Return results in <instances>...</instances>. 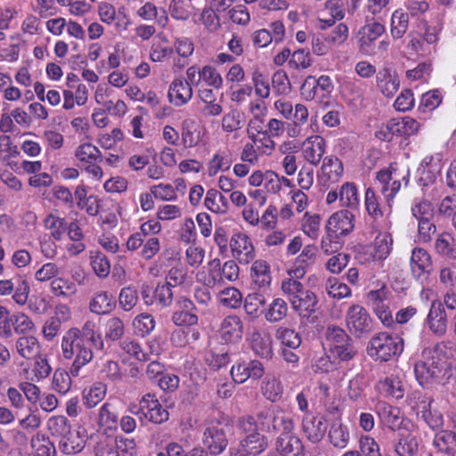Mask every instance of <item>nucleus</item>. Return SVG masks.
<instances>
[{
  "mask_svg": "<svg viewBox=\"0 0 456 456\" xmlns=\"http://www.w3.org/2000/svg\"><path fill=\"white\" fill-rule=\"evenodd\" d=\"M411 214L419 221L433 219L434 208L428 200L415 199L411 205Z\"/></svg>",
  "mask_w": 456,
  "mask_h": 456,
  "instance_id": "6e6d98bb",
  "label": "nucleus"
},
{
  "mask_svg": "<svg viewBox=\"0 0 456 456\" xmlns=\"http://www.w3.org/2000/svg\"><path fill=\"white\" fill-rule=\"evenodd\" d=\"M172 288L167 284H158L153 290L154 303L160 308L169 306L173 302Z\"/></svg>",
  "mask_w": 456,
  "mask_h": 456,
  "instance_id": "680f3d73",
  "label": "nucleus"
},
{
  "mask_svg": "<svg viewBox=\"0 0 456 456\" xmlns=\"http://www.w3.org/2000/svg\"><path fill=\"white\" fill-rule=\"evenodd\" d=\"M225 281V278L223 276V267L220 259L215 258L211 260L208 263V275L204 281L205 285L212 288Z\"/></svg>",
  "mask_w": 456,
  "mask_h": 456,
  "instance_id": "5fc2aeb1",
  "label": "nucleus"
},
{
  "mask_svg": "<svg viewBox=\"0 0 456 456\" xmlns=\"http://www.w3.org/2000/svg\"><path fill=\"white\" fill-rule=\"evenodd\" d=\"M231 376L235 383L240 384L248 379H260L265 373V368L261 362L252 360L248 362H238L231 369Z\"/></svg>",
  "mask_w": 456,
  "mask_h": 456,
  "instance_id": "f3484780",
  "label": "nucleus"
},
{
  "mask_svg": "<svg viewBox=\"0 0 456 456\" xmlns=\"http://www.w3.org/2000/svg\"><path fill=\"white\" fill-rule=\"evenodd\" d=\"M220 338L225 343H236L242 338L243 323L237 315L226 316L220 326Z\"/></svg>",
  "mask_w": 456,
  "mask_h": 456,
  "instance_id": "412c9836",
  "label": "nucleus"
},
{
  "mask_svg": "<svg viewBox=\"0 0 456 456\" xmlns=\"http://www.w3.org/2000/svg\"><path fill=\"white\" fill-rule=\"evenodd\" d=\"M292 430H284L275 440L274 447L281 456H305L302 440Z\"/></svg>",
  "mask_w": 456,
  "mask_h": 456,
  "instance_id": "2eb2a0df",
  "label": "nucleus"
},
{
  "mask_svg": "<svg viewBox=\"0 0 456 456\" xmlns=\"http://www.w3.org/2000/svg\"><path fill=\"white\" fill-rule=\"evenodd\" d=\"M344 175L342 161L335 155L326 156L318 174V180L323 187H330L340 181Z\"/></svg>",
  "mask_w": 456,
  "mask_h": 456,
  "instance_id": "ddd939ff",
  "label": "nucleus"
},
{
  "mask_svg": "<svg viewBox=\"0 0 456 456\" xmlns=\"http://www.w3.org/2000/svg\"><path fill=\"white\" fill-rule=\"evenodd\" d=\"M339 202L341 207L356 210L360 205L358 189L354 183L346 182L339 189Z\"/></svg>",
  "mask_w": 456,
  "mask_h": 456,
  "instance_id": "c9c22d12",
  "label": "nucleus"
},
{
  "mask_svg": "<svg viewBox=\"0 0 456 456\" xmlns=\"http://www.w3.org/2000/svg\"><path fill=\"white\" fill-rule=\"evenodd\" d=\"M91 265L95 274L100 278H105L110 273V264L102 252H95L91 256Z\"/></svg>",
  "mask_w": 456,
  "mask_h": 456,
  "instance_id": "69168bd1",
  "label": "nucleus"
},
{
  "mask_svg": "<svg viewBox=\"0 0 456 456\" xmlns=\"http://www.w3.org/2000/svg\"><path fill=\"white\" fill-rule=\"evenodd\" d=\"M140 410L146 419L154 423H162L168 419V411L159 401H140Z\"/></svg>",
  "mask_w": 456,
  "mask_h": 456,
  "instance_id": "f704fd0d",
  "label": "nucleus"
},
{
  "mask_svg": "<svg viewBox=\"0 0 456 456\" xmlns=\"http://www.w3.org/2000/svg\"><path fill=\"white\" fill-rule=\"evenodd\" d=\"M221 304L229 308H238L242 302V294L233 287L226 288L220 292Z\"/></svg>",
  "mask_w": 456,
  "mask_h": 456,
  "instance_id": "bf43d9fd",
  "label": "nucleus"
},
{
  "mask_svg": "<svg viewBox=\"0 0 456 456\" xmlns=\"http://www.w3.org/2000/svg\"><path fill=\"white\" fill-rule=\"evenodd\" d=\"M395 175V174L390 170H380L376 175L378 187L387 202H389L401 189V181L396 179Z\"/></svg>",
  "mask_w": 456,
  "mask_h": 456,
  "instance_id": "393cba45",
  "label": "nucleus"
},
{
  "mask_svg": "<svg viewBox=\"0 0 456 456\" xmlns=\"http://www.w3.org/2000/svg\"><path fill=\"white\" fill-rule=\"evenodd\" d=\"M392 132L398 137H409L416 134L420 127V124L411 117L392 118Z\"/></svg>",
  "mask_w": 456,
  "mask_h": 456,
  "instance_id": "a19ab883",
  "label": "nucleus"
},
{
  "mask_svg": "<svg viewBox=\"0 0 456 456\" xmlns=\"http://www.w3.org/2000/svg\"><path fill=\"white\" fill-rule=\"evenodd\" d=\"M154 317L148 313H142L135 316L133 321V327L135 334L144 337L150 334L155 328Z\"/></svg>",
  "mask_w": 456,
  "mask_h": 456,
  "instance_id": "603ef678",
  "label": "nucleus"
},
{
  "mask_svg": "<svg viewBox=\"0 0 456 456\" xmlns=\"http://www.w3.org/2000/svg\"><path fill=\"white\" fill-rule=\"evenodd\" d=\"M377 86L386 97H392L400 87L398 76L387 68L380 69L376 76Z\"/></svg>",
  "mask_w": 456,
  "mask_h": 456,
  "instance_id": "cd10ccee",
  "label": "nucleus"
},
{
  "mask_svg": "<svg viewBox=\"0 0 456 456\" xmlns=\"http://www.w3.org/2000/svg\"><path fill=\"white\" fill-rule=\"evenodd\" d=\"M410 269L414 280L424 283L433 272L431 255L425 248L415 247L411 250Z\"/></svg>",
  "mask_w": 456,
  "mask_h": 456,
  "instance_id": "9d476101",
  "label": "nucleus"
},
{
  "mask_svg": "<svg viewBox=\"0 0 456 456\" xmlns=\"http://www.w3.org/2000/svg\"><path fill=\"white\" fill-rule=\"evenodd\" d=\"M409 27V13L403 10H396L391 17V35L394 38L399 39L403 37Z\"/></svg>",
  "mask_w": 456,
  "mask_h": 456,
  "instance_id": "a18cd8bd",
  "label": "nucleus"
},
{
  "mask_svg": "<svg viewBox=\"0 0 456 456\" xmlns=\"http://www.w3.org/2000/svg\"><path fill=\"white\" fill-rule=\"evenodd\" d=\"M16 352L24 359L32 360L39 356L41 346L34 336H22L15 341Z\"/></svg>",
  "mask_w": 456,
  "mask_h": 456,
  "instance_id": "c756f323",
  "label": "nucleus"
},
{
  "mask_svg": "<svg viewBox=\"0 0 456 456\" xmlns=\"http://www.w3.org/2000/svg\"><path fill=\"white\" fill-rule=\"evenodd\" d=\"M193 91L182 77L175 78L168 88L167 97L171 103L180 107L188 103L192 98Z\"/></svg>",
  "mask_w": 456,
  "mask_h": 456,
  "instance_id": "b1692460",
  "label": "nucleus"
},
{
  "mask_svg": "<svg viewBox=\"0 0 456 456\" xmlns=\"http://www.w3.org/2000/svg\"><path fill=\"white\" fill-rule=\"evenodd\" d=\"M230 247L232 256L240 264L247 265L256 256L251 239L243 232H237L232 236Z\"/></svg>",
  "mask_w": 456,
  "mask_h": 456,
  "instance_id": "dca6fc26",
  "label": "nucleus"
},
{
  "mask_svg": "<svg viewBox=\"0 0 456 456\" xmlns=\"http://www.w3.org/2000/svg\"><path fill=\"white\" fill-rule=\"evenodd\" d=\"M442 102V95L439 91L433 90L422 94L419 105V110L428 112L436 109Z\"/></svg>",
  "mask_w": 456,
  "mask_h": 456,
  "instance_id": "0e129e2a",
  "label": "nucleus"
},
{
  "mask_svg": "<svg viewBox=\"0 0 456 456\" xmlns=\"http://www.w3.org/2000/svg\"><path fill=\"white\" fill-rule=\"evenodd\" d=\"M451 345L450 341H442L423 349L421 358L414 365L415 377L420 386L425 387L441 378L446 368V351Z\"/></svg>",
  "mask_w": 456,
  "mask_h": 456,
  "instance_id": "f257e3e1",
  "label": "nucleus"
},
{
  "mask_svg": "<svg viewBox=\"0 0 456 456\" xmlns=\"http://www.w3.org/2000/svg\"><path fill=\"white\" fill-rule=\"evenodd\" d=\"M252 81L254 84L255 94L261 99L268 98L271 90L268 77L260 71L256 70L253 72Z\"/></svg>",
  "mask_w": 456,
  "mask_h": 456,
  "instance_id": "774afa93",
  "label": "nucleus"
},
{
  "mask_svg": "<svg viewBox=\"0 0 456 456\" xmlns=\"http://www.w3.org/2000/svg\"><path fill=\"white\" fill-rule=\"evenodd\" d=\"M30 287L26 279L19 277L13 279L0 280V296H12V300L19 305L27 304Z\"/></svg>",
  "mask_w": 456,
  "mask_h": 456,
  "instance_id": "f8f14e48",
  "label": "nucleus"
},
{
  "mask_svg": "<svg viewBox=\"0 0 456 456\" xmlns=\"http://www.w3.org/2000/svg\"><path fill=\"white\" fill-rule=\"evenodd\" d=\"M251 278L259 289H265L272 281V273L269 264L265 260H256L251 266Z\"/></svg>",
  "mask_w": 456,
  "mask_h": 456,
  "instance_id": "2f4dec72",
  "label": "nucleus"
},
{
  "mask_svg": "<svg viewBox=\"0 0 456 456\" xmlns=\"http://www.w3.org/2000/svg\"><path fill=\"white\" fill-rule=\"evenodd\" d=\"M436 252L452 260H456V242L453 235L444 232L440 233L435 241Z\"/></svg>",
  "mask_w": 456,
  "mask_h": 456,
  "instance_id": "4c0bfd02",
  "label": "nucleus"
},
{
  "mask_svg": "<svg viewBox=\"0 0 456 456\" xmlns=\"http://www.w3.org/2000/svg\"><path fill=\"white\" fill-rule=\"evenodd\" d=\"M326 151V142L320 135L308 137L302 146V153L305 161L311 165L317 166L322 159Z\"/></svg>",
  "mask_w": 456,
  "mask_h": 456,
  "instance_id": "aec40b11",
  "label": "nucleus"
},
{
  "mask_svg": "<svg viewBox=\"0 0 456 456\" xmlns=\"http://www.w3.org/2000/svg\"><path fill=\"white\" fill-rule=\"evenodd\" d=\"M326 421L319 416L306 415L302 420V430L311 443H319L327 431Z\"/></svg>",
  "mask_w": 456,
  "mask_h": 456,
  "instance_id": "5701e85b",
  "label": "nucleus"
},
{
  "mask_svg": "<svg viewBox=\"0 0 456 456\" xmlns=\"http://www.w3.org/2000/svg\"><path fill=\"white\" fill-rule=\"evenodd\" d=\"M380 396L402 399L404 395L405 387L398 379L387 378L376 387Z\"/></svg>",
  "mask_w": 456,
  "mask_h": 456,
  "instance_id": "ea45409f",
  "label": "nucleus"
},
{
  "mask_svg": "<svg viewBox=\"0 0 456 456\" xmlns=\"http://www.w3.org/2000/svg\"><path fill=\"white\" fill-rule=\"evenodd\" d=\"M48 429L53 437L58 440L60 451L66 455L80 452L89 443V436L84 427L72 428L68 419L63 416L52 417L48 420Z\"/></svg>",
  "mask_w": 456,
  "mask_h": 456,
  "instance_id": "f03ea898",
  "label": "nucleus"
},
{
  "mask_svg": "<svg viewBox=\"0 0 456 456\" xmlns=\"http://www.w3.org/2000/svg\"><path fill=\"white\" fill-rule=\"evenodd\" d=\"M401 434V438L395 445V452L399 456H415L418 452L417 438L407 432Z\"/></svg>",
  "mask_w": 456,
  "mask_h": 456,
  "instance_id": "09e8293b",
  "label": "nucleus"
},
{
  "mask_svg": "<svg viewBox=\"0 0 456 456\" xmlns=\"http://www.w3.org/2000/svg\"><path fill=\"white\" fill-rule=\"evenodd\" d=\"M250 346L256 354L268 358L273 354L272 338L268 333L256 330L250 336Z\"/></svg>",
  "mask_w": 456,
  "mask_h": 456,
  "instance_id": "72a5a7b5",
  "label": "nucleus"
},
{
  "mask_svg": "<svg viewBox=\"0 0 456 456\" xmlns=\"http://www.w3.org/2000/svg\"><path fill=\"white\" fill-rule=\"evenodd\" d=\"M281 289L301 322L314 323L316 320L314 314L318 305L316 295L313 291L305 289L304 285L294 279L283 280Z\"/></svg>",
  "mask_w": 456,
  "mask_h": 456,
  "instance_id": "7ed1b4c3",
  "label": "nucleus"
},
{
  "mask_svg": "<svg viewBox=\"0 0 456 456\" xmlns=\"http://www.w3.org/2000/svg\"><path fill=\"white\" fill-rule=\"evenodd\" d=\"M89 446L93 447L94 456H119L116 440L102 432L90 435Z\"/></svg>",
  "mask_w": 456,
  "mask_h": 456,
  "instance_id": "6ab92c4d",
  "label": "nucleus"
},
{
  "mask_svg": "<svg viewBox=\"0 0 456 456\" xmlns=\"http://www.w3.org/2000/svg\"><path fill=\"white\" fill-rule=\"evenodd\" d=\"M11 322L17 334L28 333L34 330L33 321L24 313H15L11 316Z\"/></svg>",
  "mask_w": 456,
  "mask_h": 456,
  "instance_id": "e2e57ef3",
  "label": "nucleus"
},
{
  "mask_svg": "<svg viewBox=\"0 0 456 456\" xmlns=\"http://www.w3.org/2000/svg\"><path fill=\"white\" fill-rule=\"evenodd\" d=\"M115 307L116 298L112 294L107 291L95 293L89 303L90 311L96 314H110Z\"/></svg>",
  "mask_w": 456,
  "mask_h": 456,
  "instance_id": "c85d7f7f",
  "label": "nucleus"
},
{
  "mask_svg": "<svg viewBox=\"0 0 456 456\" xmlns=\"http://www.w3.org/2000/svg\"><path fill=\"white\" fill-rule=\"evenodd\" d=\"M267 446L268 441L265 436L259 433L249 434L240 442L239 456H256Z\"/></svg>",
  "mask_w": 456,
  "mask_h": 456,
  "instance_id": "bb28decb",
  "label": "nucleus"
},
{
  "mask_svg": "<svg viewBox=\"0 0 456 456\" xmlns=\"http://www.w3.org/2000/svg\"><path fill=\"white\" fill-rule=\"evenodd\" d=\"M393 240L389 233L383 232L377 235L373 243V252L365 260H384L391 252Z\"/></svg>",
  "mask_w": 456,
  "mask_h": 456,
  "instance_id": "e433bc0d",
  "label": "nucleus"
},
{
  "mask_svg": "<svg viewBox=\"0 0 456 456\" xmlns=\"http://www.w3.org/2000/svg\"><path fill=\"white\" fill-rule=\"evenodd\" d=\"M346 322L349 331L357 338H362L372 330V320L362 305L350 306L346 312Z\"/></svg>",
  "mask_w": 456,
  "mask_h": 456,
  "instance_id": "6e6552de",
  "label": "nucleus"
},
{
  "mask_svg": "<svg viewBox=\"0 0 456 456\" xmlns=\"http://www.w3.org/2000/svg\"><path fill=\"white\" fill-rule=\"evenodd\" d=\"M312 63L313 60L310 52L303 48L296 50L289 60V67L295 69H308Z\"/></svg>",
  "mask_w": 456,
  "mask_h": 456,
  "instance_id": "052dcab7",
  "label": "nucleus"
},
{
  "mask_svg": "<svg viewBox=\"0 0 456 456\" xmlns=\"http://www.w3.org/2000/svg\"><path fill=\"white\" fill-rule=\"evenodd\" d=\"M51 292L59 297L68 298L77 293L76 284L65 278L59 277L51 281Z\"/></svg>",
  "mask_w": 456,
  "mask_h": 456,
  "instance_id": "49530a36",
  "label": "nucleus"
},
{
  "mask_svg": "<svg viewBox=\"0 0 456 456\" xmlns=\"http://www.w3.org/2000/svg\"><path fill=\"white\" fill-rule=\"evenodd\" d=\"M96 325L92 321H87L82 329L71 328L66 333L75 335L81 338L82 341L89 343L95 351H102L104 349V342L101 334L95 330Z\"/></svg>",
  "mask_w": 456,
  "mask_h": 456,
  "instance_id": "4be33fe9",
  "label": "nucleus"
},
{
  "mask_svg": "<svg viewBox=\"0 0 456 456\" xmlns=\"http://www.w3.org/2000/svg\"><path fill=\"white\" fill-rule=\"evenodd\" d=\"M416 405L412 406L413 409L417 410V415L420 418L432 428H439L444 424L443 415L437 411H431L430 402L420 401V403H418L417 401H414Z\"/></svg>",
  "mask_w": 456,
  "mask_h": 456,
  "instance_id": "473e14b6",
  "label": "nucleus"
},
{
  "mask_svg": "<svg viewBox=\"0 0 456 456\" xmlns=\"http://www.w3.org/2000/svg\"><path fill=\"white\" fill-rule=\"evenodd\" d=\"M330 443L336 448L346 447L350 439V433L346 426L341 422H333L328 432Z\"/></svg>",
  "mask_w": 456,
  "mask_h": 456,
  "instance_id": "37998d69",
  "label": "nucleus"
},
{
  "mask_svg": "<svg viewBox=\"0 0 456 456\" xmlns=\"http://www.w3.org/2000/svg\"><path fill=\"white\" fill-rule=\"evenodd\" d=\"M426 323L430 331L437 337H442L446 333L447 316L441 302L433 301L431 303Z\"/></svg>",
  "mask_w": 456,
  "mask_h": 456,
  "instance_id": "a211bd4d",
  "label": "nucleus"
},
{
  "mask_svg": "<svg viewBox=\"0 0 456 456\" xmlns=\"http://www.w3.org/2000/svg\"><path fill=\"white\" fill-rule=\"evenodd\" d=\"M62 354L66 359L74 357L70 367V374L78 376L80 369L89 363L94 356V348L89 343H86L75 335L65 333L61 340Z\"/></svg>",
  "mask_w": 456,
  "mask_h": 456,
  "instance_id": "20e7f679",
  "label": "nucleus"
},
{
  "mask_svg": "<svg viewBox=\"0 0 456 456\" xmlns=\"http://www.w3.org/2000/svg\"><path fill=\"white\" fill-rule=\"evenodd\" d=\"M329 352L332 357L346 362L356 354L353 340L346 332L339 327L329 326L325 331Z\"/></svg>",
  "mask_w": 456,
  "mask_h": 456,
  "instance_id": "423d86ee",
  "label": "nucleus"
},
{
  "mask_svg": "<svg viewBox=\"0 0 456 456\" xmlns=\"http://www.w3.org/2000/svg\"><path fill=\"white\" fill-rule=\"evenodd\" d=\"M364 206L368 215L374 220L382 218L384 211L379 201L378 196L372 188H368L365 191Z\"/></svg>",
  "mask_w": 456,
  "mask_h": 456,
  "instance_id": "3c124183",
  "label": "nucleus"
},
{
  "mask_svg": "<svg viewBox=\"0 0 456 456\" xmlns=\"http://www.w3.org/2000/svg\"><path fill=\"white\" fill-rule=\"evenodd\" d=\"M118 301L124 311L128 312L132 310L138 302L137 289L133 286H127L121 289L118 296Z\"/></svg>",
  "mask_w": 456,
  "mask_h": 456,
  "instance_id": "13d9d810",
  "label": "nucleus"
},
{
  "mask_svg": "<svg viewBox=\"0 0 456 456\" xmlns=\"http://www.w3.org/2000/svg\"><path fill=\"white\" fill-rule=\"evenodd\" d=\"M30 446L36 456H56L54 443L42 433H37L30 439Z\"/></svg>",
  "mask_w": 456,
  "mask_h": 456,
  "instance_id": "58836bf2",
  "label": "nucleus"
},
{
  "mask_svg": "<svg viewBox=\"0 0 456 456\" xmlns=\"http://www.w3.org/2000/svg\"><path fill=\"white\" fill-rule=\"evenodd\" d=\"M385 32V27L379 22H372L363 26L360 31V43L369 45Z\"/></svg>",
  "mask_w": 456,
  "mask_h": 456,
  "instance_id": "864d4df0",
  "label": "nucleus"
},
{
  "mask_svg": "<svg viewBox=\"0 0 456 456\" xmlns=\"http://www.w3.org/2000/svg\"><path fill=\"white\" fill-rule=\"evenodd\" d=\"M76 158L87 164L102 161V153L99 149L90 142L83 143L77 147L75 152Z\"/></svg>",
  "mask_w": 456,
  "mask_h": 456,
  "instance_id": "8fccbe9b",
  "label": "nucleus"
},
{
  "mask_svg": "<svg viewBox=\"0 0 456 456\" xmlns=\"http://www.w3.org/2000/svg\"><path fill=\"white\" fill-rule=\"evenodd\" d=\"M434 446L444 456H456V434L452 431L442 430L436 434Z\"/></svg>",
  "mask_w": 456,
  "mask_h": 456,
  "instance_id": "7c9ffc66",
  "label": "nucleus"
},
{
  "mask_svg": "<svg viewBox=\"0 0 456 456\" xmlns=\"http://www.w3.org/2000/svg\"><path fill=\"white\" fill-rule=\"evenodd\" d=\"M289 311L287 302L281 297L274 298L265 314L267 322L273 323L283 320Z\"/></svg>",
  "mask_w": 456,
  "mask_h": 456,
  "instance_id": "c03bdc74",
  "label": "nucleus"
},
{
  "mask_svg": "<svg viewBox=\"0 0 456 456\" xmlns=\"http://www.w3.org/2000/svg\"><path fill=\"white\" fill-rule=\"evenodd\" d=\"M327 294L333 298L341 299L351 295L350 288L338 281L337 278H329L325 283Z\"/></svg>",
  "mask_w": 456,
  "mask_h": 456,
  "instance_id": "4d7b16f0",
  "label": "nucleus"
},
{
  "mask_svg": "<svg viewBox=\"0 0 456 456\" xmlns=\"http://www.w3.org/2000/svg\"><path fill=\"white\" fill-rule=\"evenodd\" d=\"M376 411L381 421L393 430L399 428L403 423L400 408L391 405L387 401H379Z\"/></svg>",
  "mask_w": 456,
  "mask_h": 456,
  "instance_id": "a878e982",
  "label": "nucleus"
},
{
  "mask_svg": "<svg viewBox=\"0 0 456 456\" xmlns=\"http://www.w3.org/2000/svg\"><path fill=\"white\" fill-rule=\"evenodd\" d=\"M229 426L222 422H212L205 429L203 444L211 454H220L228 445L227 432Z\"/></svg>",
  "mask_w": 456,
  "mask_h": 456,
  "instance_id": "1a4fd4ad",
  "label": "nucleus"
},
{
  "mask_svg": "<svg viewBox=\"0 0 456 456\" xmlns=\"http://www.w3.org/2000/svg\"><path fill=\"white\" fill-rule=\"evenodd\" d=\"M443 167L444 155L442 152H436L426 156L418 168L419 184L428 186L434 183L440 176Z\"/></svg>",
  "mask_w": 456,
  "mask_h": 456,
  "instance_id": "9b49d317",
  "label": "nucleus"
},
{
  "mask_svg": "<svg viewBox=\"0 0 456 456\" xmlns=\"http://www.w3.org/2000/svg\"><path fill=\"white\" fill-rule=\"evenodd\" d=\"M45 227L51 231V236L54 240H61L64 232L67 231V222L65 218L53 214H49L44 220Z\"/></svg>",
  "mask_w": 456,
  "mask_h": 456,
  "instance_id": "de8ad7c7",
  "label": "nucleus"
},
{
  "mask_svg": "<svg viewBox=\"0 0 456 456\" xmlns=\"http://www.w3.org/2000/svg\"><path fill=\"white\" fill-rule=\"evenodd\" d=\"M204 205L216 214H225L229 209L228 200L216 189H209L207 191Z\"/></svg>",
  "mask_w": 456,
  "mask_h": 456,
  "instance_id": "79ce46f5",
  "label": "nucleus"
},
{
  "mask_svg": "<svg viewBox=\"0 0 456 456\" xmlns=\"http://www.w3.org/2000/svg\"><path fill=\"white\" fill-rule=\"evenodd\" d=\"M354 228V216L348 209H342L332 214L326 224V232L335 238L346 236Z\"/></svg>",
  "mask_w": 456,
  "mask_h": 456,
  "instance_id": "4468645a",
  "label": "nucleus"
},
{
  "mask_svg": "<svg viewBox=\"0 0 456 456\" xmlns=\"http://www.w3.org/2000/svg\"><path fill=\"white\" fill-rule=\"evenodd\" d=\"M340 362L333 358L331 354L324 353L314 359L312 367L315 372H329L335 370Z\"/></svg>",
  "mask_w": 456,
  "mask_h": 456,
  "instance_id": "338daca9",
  "label": "nucleus"
},
{
  "mask_svg": "<svg viewBox=\"0 0 456 456\" xmlns=\"http://www.w3.org/2000/svg\"><path fill=\"white\" fill-rule=\"evenodd\" d=\"M403 350V340L397 336L387 332H380L369 342L368 354L375 361L387 362L393 356L402 354Z\"/></svg>",
  "mask_w": 456,
  "mask_h": 456,
  "instance_id": "39448f33",
  "label": "nucleus"
},
{
  "mask_svg": "<svg viewBox=\"0 0 456 456\" xmlns=\"http://www.w3.org/2000/svg\"><path fill=\"white\" fill-rule=\"evenodd\" d=\"M257 423L259 430L268 433H281L284 430H292L294 428L292 420L273 407L259 411Z\"/></svg>",
  "mask_w": 456,
  "mask_h": 456,
  "instance_id": "0eeeda50",
  "label": "nucleus"
}]
</instances>
